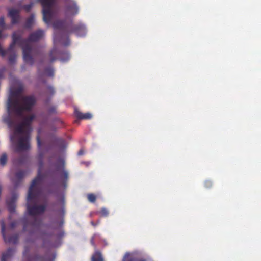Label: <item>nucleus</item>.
Instances as JSON below:
<instances>
[{
    "mask_svg": "<svg viewBox=\"0 0 261 261\" xmlns=\"http://www.w3.org/2000/svg\"><path fill=\"white\" fill-rule=\"evenodd\" d=\"M4 24V21L3 18L0 19V26H3Z\"/></svg>",
    "mask_w": 261,
    "mask_h": 261,
    "instance_id": "obj_17",
    "label": "nucleus"
},
{
    "mask_svg": "<svg viewBox=\"0 0 261 261\" xmlns=\"http://www.w3.org/2000/svg\"><path fill=\"white\" fill-rule=\"evenodd\" d=\"M61 60L64 61V60H63V59H62Z\"/></svg>",
    "mask_w": 261,
    "mask_h": 261,
    "instance_id": "obj_20",
    "label": "nucleus"
},
{
    "mask_svg": "<svg viewBox=\"0 0 261 261\" xmlns=\"http://www.w3.org/2000/svg\"><path fill=\"white\" fill-rule=\"evenodd\" d=\"M130 257V253H126L124 257V260L125 261H129V258Z\"/></svg>",
    "mask_w": 261,
    "mask_h": 261,
    "instance_id": "obj_15",
    "label": "nucleus"
},
{
    "mask_svg": "<svg viewBox=\"0 0 261 261\" xmlns=\"http://www.w3.org/2000/svg\"><path fill=\"white\" fill-rule=\"evenodd\" d=\"M0 53L1 54V55L2 56H4L5 55V52L3 49V48H2V47L1 46H0Z\"/></svg>",
    "mask_w": 261,
    "mask_h": 261,
    "instance_id": "obj_16",
    "label": "nucleus"
},
{
    "mask_svg": "<svg viewBox=\"0 0 261 261\" xmlns=\"http://www.w3.org/2000/svg\"><path fill=\"white\" fill-rule=\"evenodd\" d=\"M40 181V177H37L32 182L27 196L28 211L31 215H36L43 211L44 207H38L36 205L37 198L38 195V190L37 185Z\"/></svg>",
    "mask_w": 261,
    "mask_h": 261,
    "instance_id": "obj_3",
    "label": "nucleus"
},
{
    "mask_svg": "<svg viewBox=\"0 0 261 261\" xmlns=\"http://www.w3.org/2000/svg\"><path fill=\"white\" fill-rule=\"evenodd\" d=\"M101 215L103 216H106L108 215V211L105 208H102L100 212Z\"/></svg>",
    "mask_w": 261,
    "mask_h": 261,
    "instance_id": "obj_14",
    "label": "nucleus"
},
{
    "mask_svg": "<svg viewBox=\"0 0 261 261\" xmlns=\"http://www.w3.org/2000/svg\"><path fill=\"white\" fill-rule=\"evenodd\" d=\"M78 9L77 7L75 5H74V6L72 7H69L68 8V12L69 13H71L72 14H75L77 13Z\"/></svg>",
    "mask_w": 261,
    "mask_h": 261,
    "instance_id": "obj_10",
    "label": "nucleus"
},
{
    "mask_svg": "<svg viewBox=\"0 0 261 261\" xmlns=\"http://www.w3.org/2000/svg\"><path fill=\"white\" fill-rule=\"evenodd\" d=\"M7 161V158L6 154H3L0 158V164L4 166Z\"/></svg>",
    "mask_w": 261,
    "mask_h": 261,
    "instance_id": "obj_11",
    "label": "nucleus"
},
{
    "mask_svg": "<svg viewBox=\"0 0 261 261\" xmlns=\"http://www.w3.org/2000/svg\"><path fill=\"white\" fill-rule=\"evenodd\" d=\"M88 199L90 202H94L95 200V196L92 194H89L88 195Z\"/></svg>",
    "mask_w": 261,
    "mask_h": 261,
    "instance_id": "obj_12",
    "label": "nucleus"
},
{
    "mask_svg": "<svg viewBox=\"0 0 261 261\" xmlns=\"http://www.w3.org/2000/svg\"><path fill=\"white\" fill-rule=\"evenodd\" d=\"M12 250H9L6 253L3 254L2 261H7V260L10 257L12 254Z\"/></svg>",
    "mask_w": 261,
    "mask_h": 261,
    "instance_id": "obj_9",
    "label": "nucleus"
},
{
    "mask_svg": "<svg viewBox=\"0 0 261 261\" xmlns=\"http://www.w3.org/2000/svg\"><path fill=\"white\" fill-rule=\"evenodd\" d=\"M55 0H40L43 6V20L46 23L49 21L51 15L50 7L54 4Z\"/></svg>",
    "mask_w": 261,
    "mask_h": 261,
    "instance_id": "obj_5",
    "label": "nucleus"
},
{
    "mask_svg": "<svg viewBox=\"0 0 261 261\" xmlns=\"http://www.w3.org/2000/svg\"><path fill=\"white\" fill-rule=\"evenodd\" d=\"M92 261H103L100 253L96 252L92 257Z\"/></svg>",
    "mask_w": 261,
    "mask_h": 261,
    "instance_id": "obj_8",
    "label": "nucleus"
},
{
    "mask_svg": "<svg viewBox=\"0 0 261 261\" xmlns=\"http://www.w3.org/2000/svg\"><path fill=\"white\" fill-rule=\"evenodd\" d=\"M35 100L33 96L23 97L21 96L10 97L8 102L9 112L15 111L20 113L22 110H29L34 105Z\"/></svg>",
    "mask_w": 261,
    "mask_h": 261,
    "instance_id": "obj_2",
    "label": "nucleus"
},
{
    "mask_svg": "<svg viewBox=\"0 0 261 261\" xmlns=\"http://www.w3.org/2000/svg\"><path fill=\"white\" fill-rule=\"evenodd\" d=\"M1 225L2 227V232L4 237V239H6L5 232V225L3 221L1 222Z\"/></svg>",
    "mask_w": 261,
    "mask_h": 261,
    "instance_id": "obj_13",
    "label": "nucleus"
},
{
    "mask_svg": "<svg viewBox=\"0 0 261 261\" xmlns=\"http://www.w3.org/2000/svg\"><path fill=\"white\" fill-rule=\"evenodd\" d=\"M74 114L76 117L80 119H90L92 117V115L90 113L83 114L77 109L74 110Z\"/></svg>",
    "mask_w": 261,
    "mask_h": 261,
    "instance_id": "obj_6",
    "label": "nucleus"
},
{
    "mask_svg": "<svg viewBox=\"0 0 261 261\" xmlns=\"http://www.w3.org/2000/svg\"><path fill=\"white\" fill-rule=\"evenodd\" d=\"M9 15L12 17L13 22H15L18 16V11L14 9H11L9 11Z\"/></svg>",
    "mask_w": 261,
    "mask_h": 261,
    "instance_id": "obj_7",
    "label": "nucleus"
},
{
    "mask_svg": "<svg viewBox=\"0 0 261 261\" xmlns=\"http://www.w3.org/2000/svg\"><path fill=\"white\" fill-rule=\"evenodd\" d=\"M43 35L42 31H38L32 34L29 37L28 42L23 45V58L25 62H30L31 58V49L29 44L30 42L36 41L40 39Z\"/></svg>",
    "mask_w": 261,
    "mask_h": 261,
    "instance_id": "obj_4",
    "label": "nucleus"
},
{
    "mask_svg": "<svg viewBox=\"0 0 261 261\" xmlns=\"http://www.w3.org/2000/svg\"><path fill=\"white\" fill-rule=\"evenodd\" d=\"M2 37V32L1 31H0V38Z\"/></svg>",
    "mask_w": 261,
    "mask_h": 261,
    "instance_id": "obj_18",
    "label": "nucleus"
},
{
    "mask_svg": "<svg viewBox=\"0 0 261 261\" xmlns=\"http://www.w3.org/2000/svg\"><path fill=\"white\" fill-rule=\"evenodd\" d=\"M33 115H30L25 118L22 123L17 126L15 129L14 135L11 137L13 142L17 141V147L20 150L27 149L29 147L28 137L29 132V124L34 119Z\"/></svg>",
    "mask_w": 261,
    "mask_h": 261,
    "instance_id": "obj_1",
    "label": "nucleus"
},
{
    "mask_svg": "<svg viewBox=\"0 0 261 261\" xmlns=\"http://www.w3.org/2000/svg\"><path fill=\"white\" fill-rule=\"evenodd\" d=\"M81 154H82V152L81 151H79V155H81Z\"/></svg>",
    "mask_w": 261,
    "mask_h": 261,
    "instance_id": "obj_19",
    "label": "nucleus"
}]
</instances>
